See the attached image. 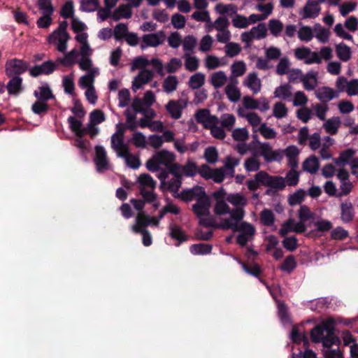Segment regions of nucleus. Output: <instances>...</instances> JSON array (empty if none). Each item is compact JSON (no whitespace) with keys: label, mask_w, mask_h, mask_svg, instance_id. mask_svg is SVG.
Wrapping results in <instances>:
<instances>
[{"label":"nucleus","mask_w":358,"mask_h":358,"mask_svg":"<svg viewBox=\"0 0 358 358\" xmlns=\"http://www.w3.org/2000/svg\"><path fill=\"white\" fill-rule=\"evenodd\" d=\"M173 196L185 202L196 200L192 205V210L199 220L201 217L210 215V199L203 187L195 185L192 188L182 189L180 194Z\"/></svg>","instance_id":"1"},{"label":"nucleus","mask_w":358,"mask_h":358,"mask_svg":"<svg viewBox=\"0 0 358 358\" xmlns=\"http://www.w3.org/2000/svg\"><path fill=\"white\" fill-rule=\"evenodd\" d=\"M310 337L313 343H322L326 348L340 343L338 337L335 335V322L331 318L316 325L310 331Z\"/></svg>","instance_id":"2"},{"label":"nucleus","mask_w":358,"mask_h":358,"mask_svg":"<svg viewBox=\"0 0 358 358\" xmlns=\"http://www.w3.org/2000/svg\"><path fill=\"white\" fill-rule=\"evenodd\" d=\"M199 224L205 227H211L214 229H221L222 230L232 229L234 231L245 230L250 235H254L255 233V227L250 223L242 222L238 224V222L234 221L230 218L224 219L222 223H217L215 219L210 214L208 216L201 217Z\"/></svg>","instance_id":"3"},{"label":"nucleus","mask_w":358,"mask_h":358,"mask_svg":"<svg viewBox=\"0 0 358 358\" xmlns=\"http://www.w3.org/2000/svg\"><path fill=\"white\" fill-rule=\"evenodd\" d=\"M259 180L262 185L269 187L266 190V195H271L277 191L283 190L286 187V182L283 177L280 176H271L267 172L263 171V173L259 175Z\"/></svg>","instance_id":"4"},{"label":"nucleus","mask_w":358,"mask_h":358,"mask_svg":"<svg viewBox=\"0 0 358 358\" xmlns=\"http://www.w3.org/2000/svg\"><path fill=\"white\" fill-rule=\"evenodd\" d=\"M255 156H262L265 162L270 163L273 162H280L283 159L282 150H273L268 143L258 142V148H256Z\"/></svg>","instance_id":"5"},{"label":"nucleus","mask_w":358,"mask_h":358,"mask_svg":"<svg viewBox=\"0 0 358 358\" xmlns=\"http://www.w3.org/2000/svg\"><path fill=\"white\" fill-rule=\"evenodd\" d=\"M214 213L219 216L229 214L231 219L236 222L242 220L245 215V212L242 208H236L231 210L229 205L224 200L216 201L214 206Z\"/></svg>","instance_id":"6"},{"label":"nucleus","mask_w":358,"mask_h":358,"mask_svg":"<svg viewBox=\"0 0 358 358\" xmlns=\"http://www.w3.org/2000/svg\"><path fill=\"white\" fill-rule=\"evenodd\" d=\"M29 64L23 60L17 58L10 59L6 61L5 64V73L7 77L20 76L28 69Z\"/></svg>","instance_id":"7"},{"label":"nucleus","mask_w":358,"mask_h":358,"mask_svg":"<svg viewBox=\"0 0 358 358\" xmlns=\"http://www.w3.org/2000/svg\"><path fill=\"white\" fill-rule=\"evenodd\" d=\"M57 69V65L51 60L44 62L41 64L35 65L29 69V75L36 78L41 75L52 74Z\"/></svg>","instance_id":"8"},{"label":"nucleus","mask_w":358,"mask_h":358,"mask_svg":"<svg viewBox=\"0 0 358 358\" xmlns=\"http://www.w3.org/2000/svg\"><path fill=\"white\" fill-rule=\"evenodd\" d=\"M164 38L165 34L163 31L145 34L142 37L141 48L144 50L148 47H157L164 43Z\"/></svg>","instance_id":"9"},{"label":"nucleus","mask_w":358,"mask_h":358,"mask_svg":"<svg viewBox=\"0 0 358 358\" xmlns=\"http://www.w3.org/2000/svg\"><path fill=\"white\" fill-rule=\"evenodd\" d=\"M8 82L6 85V90L10 96H18L24 91L23 79L21 76L8 77Z\"/></svg>","instance_id":"10"},{"label":"nucleus","mask_w":358,"mask_h":358,"mask_svg":"<svg viewBox=\"0 0 358 358\" xmlns=\"http://www.w3.org/2000/svg\"><path fill=\"white\" fill-rule=\"evenodd\" d=\"M94 162L98 172H102L108 169L106 152L104 148L101 145L95 147Z\"/></svg>","instance_id":"11"},{"label":"nucleus","mask_w":358,"mask_h":358,"mask_svg":"<svg viewBox=\"0 0 358 358\" xmlns=\"http://www.w3.org/2000/svg\"><path fill=\"white\" fill-rule=\"evenodd\" d=\"M183 102L182 99L170 100L165 106L166 110L173 119L178 120L181 117L182 109L186 106L185 103L182 104Z\"/></svg>","instance_id":"12"},{"label":"nucleus","mask_w":358,"mask_h":358,"mask_svg":"<svg viewBox=\"0 0 358 358\" xmlns=\"http://www.w3.org/2000/svg\"><path fill=\"white\" fill-rule=\"evenodd\" d=\"M355 217V210L352 203L350 201H345L341 203V219L344 223H349Z\"/></svg>","instance_id":"13"},{"label":"nucleus","mask_w":358,"mask_h":358,"mask_svg":"<svg viewBox=\"0 0 358 358\" xmlns=\"http://www.w3.org/2000/svg\"><path fill=\"white\" fill-rule=\"evenodd\" d=\"M320 10L321 8L317 0H308L303 7V18H315L318 16Z\"/></svg>","instance_id":"14"},{"label":"nucleus","mask_w":358,"mask_h":358,"mask_svg":"<svg viewBox=\"0 0 358 358\" xmlns=\"http://www.w3.org/2000/svg\"><path fill=\"white\" fill-rule=\"evenodd\" d=\"M34 95L37 100L45 102L55 98V95L48 83H45L38 87V91H34Z\"/></svg>","instance_id":"15"},{"label":"nucleus","mask_w":358,"mask_h":358,"mask_svg":"<svg viewBox=\"0 0 358 358\" xmlns=\"http://www.w3.org/2000/svg\"><path fill=\"white\" fill-rule=\"evenodd\" d=\"M160 165H164L166 168L175 161V155L168 150H162L155 154Z\"/></svg>","instance_id":"16"},{"label":"nucleus","mask_w":358,"mask_h":358,"mask_svg":"<svg viewBox=\"0 0 358 358\" xmlns=\"http://www.w3.org/2000/svg\"><path fill=\"white\" fill-rule=\"evenodd\" d=\"M136 224L132 226V230L134 232H138L146 230L145 228L147 227L149 223V215L145 214L144 212L139 213L136 218Z\"/></svg>","instance_id":"17"},{"label":"nucleus","mask_w":358,"mask_h":358,"mask_svg":"<svg viewBox=\"0 0 358 358\" xmlns=\"http://www.w3.org/2000/svg\"><path fill=\"white\" fill-rule=\"evenodd\" d=\"M355 152V150L352 148L346 149L340 153L338 158H334L333 160L337 166H345L349 163Z\"/></svg>","instance_id":"18"},{"label":"nucleus","mask_w":358,"mask_h":358,"mask_svg":"<svg viewBox=\"0 0 358 358\" xmlns=\"http://www.w3.org/2000/svg\"><path fill=\"white\" fill-rule=\"evenodd\" d=\"M336 52L337 57L343 62L349 61L352 56L350 48L343 42L336 45Z\"/></svg>","instance_id":"19"},{"label":"nucleus","mask_w":358,"mask_h":358,"mask_svg":"<svg viewBox=\"0 0 358 358\" xmlns=\"http://www.w3.org/2000/svg\"><path fill=\"white\" fill-rule=\"evenodd\" d=\"M319 161L315 155H312L307 158L303 162V169L311 174L315 173L319 169Z\"/></svg>","instance_id":"20"},{"label":"nucleus","mask_w":358,"mask_h":358,"mask_svg":"<svg viewBox=\"0 0 358 358\" xmlns=\"http://www.w3.org/2000/svg\"><path fill=\"white\" fill-rule=\"evenodd\" d=\"M235 259L238 262L239 264L241 265L243 269L248 274L257 278L262 274V271L260 266L257 263H253L251 265V266H249L246 263L243 262L240 258L236 257Z\"/></svg>","instance_id":"21"},{"label":"nucleus","mask_w":358,"mask_h":358,"mask_svg":"<svg viewBox=\"0 0 358 358\" xmlns=\"http://www.w3.org/2000/svg\"><path fill=\"white\" fill-rule=\"evenodd\" d=\"M227 201L236 208H242L247 205L248 199L240 193L230 194L227 196Z\"/></svg>","instance_id":"22"},{"label":"nucleus","mask_w":358,"mask_h":358,"mask_svg":"<svg viewBox=\"0 0 358 358\" xmlns=\"http://www.w3.org/2000/svg\"><path fill=\"white\" fill-rule=\"evenodd\" d=\"M213 245L207 243L193 244L190 247V252L195 255H204L211 253Z\"/></svg>","instance_id":"23"},{"label":"nucleus","mask_w":358,"mask_h":358,"mask_svg":"<svg viewBox=\"0 0 358 358\" xmlns=\"http://www.w3.org/2000/svg\"><path fill=\"white\" fill-rule=\"evenodd\" d=\"M170 236L172 238L178 241L177 245H179L182 242L187 240V236L182 230L181 227L176 224H171L170 226Z\"/></svg>","instance_id":"24"},{"label":"nucleus","mask_w":358,"mask_h":358,"mask_svg":"<svg viewBox=\"0 0 358 358\" xmlns=\"http://www.w3.org/2000/svg\"><path fill=\"white\" fill-rule=\"evenodd\" d=\"M341 124V120L339 117H332L328 119L325 123L324 124V128L327 133L330 135H335L338 132V129L339 128Z\"/></svg>","instance_id":"25"},{"label":"nucleus","mask_w":358,"mask_h":358,"mask_svg":"<svg viewBox=\"0 0 358 358\" xmlns=\"http://www.w3.org/2000/svg\"><path fill=\"white\" fill-rule=\"evenodd\" d=\"M317 73L313 71H309L306 75L302 76L301 82L303 84V87L307 90H313L316 85Z\"/></svg>","instance_id":"26"},{"label":"nucleus","mask_w":358,"mask_h":358,"mask_svg":"<svg viewBox=\"0 0 358 358\" xmlns=\"http://www.w3.org/2000/svg\"><path fill=\"white\" fill-rule=\"evenodd\" d=\"M313 224L316 227L315 230L310 231L308 236L315 235L316 231L320 232H327L331 229L333 224L332 223L327 220L320 219L313 223Z\"/></svg>","instance_id":"27"},{"label":"nucleus","mask_w":358,"mask_h":358,"mask_svg":"<svg viewBox=\"0 0 358 358\" xmlns=\"http://www.w3.org/2000/svg\"><path fill=\"white\" fill-rule=\"evenodd\" d=\"M335 92L329 87H323L316 92V96L322 102H327L335 97Z\"/></svg>","instance_id":"28"},{"label":"nucleus","mask_w":358,"mask_h":358,"mask_svg":"<svg viewBox=\"0 0 358 358\" xmlns=\"http://www.w3.org/2000/svg\"><path fill=\"white\" fill-rule=\"evenodd\" d=\"M68 122L69 123V127L71 130L76 134L77 137H83V128L81 121L78 120L73 116H70L68 118Z\"/></svg>","instance_id":"29"},{"label":"nucleus","mask_w":358,"mask_h":358,"mask_svg":"<svg viewBox=\"0 0 358 358\" xmlns=\"http://www.w3.org/2000/svg\"><path fill=\"white\" fill-rule=\"evenodd\" d=\"M306 195V191L303 189L296 190L294 193L289 194L288 196V203L291 206L301 203Z\"/></svg>","instance_id":"30"},{"label":"nucleus","mask_w":358,"mask_h":358,"mask_svg":"<svg viewBox=\"0 0 358 358\" xmlns=\"http://www.w3.org/2000/svg\"><path fill=\"white\" fill-rule=\"evenodd\" d=\"M205 83V75L201 73H196L189 80V87L192 90H197Z\"/></svg>","instance_id":"31"},{"label":"nucleus","mask_w":358,"mask_h":358,"mask_svg":"<svg viewBox=\"0 0 358 358\" xmlns=\"http://www.w3.org/2000/svg\"><path fill=\"white\" fill-rule=\"evenodd\" d=\"M248 83L246 85L254 94H257L261 90V82L255 73H250L248 76Z\"/></svg>","instance_id":"32"},{"label":"nucleus","mask_w":358,"mask_h":358,"mask_svg":"<svg viewBox=\"0 0 358 358\" xmlns=\"http://www.w3.org/2000/svg\"><path fill=\"white\" fill-rule=\"evenodd\" d=\"M182 182V177H174L171 178L170 180H168L165 182L164 185V188H166L167 190L177 194L179 189L180 188Z\"/></svg>","instance_id":"33"},{"label":"nucleus","mask_w":358,"mask_h":358,"mask_svg":"<svg viewBox=\"0 0 358 358\" xmlns=\"http://www.w3.org/2000/svg\"><path fill=\"white\" fill-rule=\"evenodd\" d=\"M227 80V78L225 73L220 71L212 75L210 83L215 89H218L225 84Z\"/></svg>","instance_id":"34"},{"label":"nucleus","mask_w":358,"mask_h":358,"mask_svg":"<svg viewBox=\"0 0 358 358\" xmlns=\"http://www.w3.org/2000/svg\"><path fill=\"white\" fill-rule=\"evenodd\" d=\"M275 97L287 99L292 96V86L289 84L281 85L274 92Z\"/></svg>","instance_id":"35"},{"label":"nucleus","mask_w":358,"mask_h":358,"mask_svg":"<svg viewBox=\"0 0 358 358\" xmlns=\"http://www.w3.org/2000/svg\"><path fill=\"white\" fill-rule=\"evenodd\" d=\"M139 194L141 195L142 200L145 201V203H152L156 201L157 197L154 189H152V190L149 191L144 187H139Z\"/></svg>","instance_id":"36"},{"label":"nucleus","mask_w":358,"mask_h":358,"mask_svg":"<svg viewBox=\"0 0 358 358\" xmlns=\"http://www.w3.org/2000/svg\"><path fill=\"white\" fill-rule=\"evenodd\" d=\"M178 81L176 76H169L163 83L164 90L166 93L175 91L177 88Z\"/></svg>","instance_id":"37"},{"label":"nucleus","mask_w":358,"mask_h":358,"mask_svg":"<svg viewBox=\"0 0 358 358\" xmlns=\"http://www.w3.org/2000/svg\"><path fill=\"white\" fill-rule=\"evenodd\" d=\"M48 110L49 105L45 101L37 100L31 106L33 113L41 116L46 114Z\"/></svg>","instance_id":"38"},{"label":"nucleus","mask_w":358,"mask_h":358,"mask_svg":"<svg viewBox=\"0 0 358 358\" xmlns=\"http://www.w3.org/2000/svg\"><path fill=\"white\" fill-rule=\"evenodd\" d=\"M260 220L264 226L270 227L275 222L274 214L269 209H264L260 213Z\"/></svg>","instance_id":"39"},{"label":"nucleus","mask_w":358,"mask_h":358,"mask_svg":"<svg viewBox=\"0 0 358 358\" xmlns=\"http://www.w3.org/2000/svg\"><path fill=\"white\" fill-rule=\"evenodd\" d=\"M225 93L227 98L232 102L238 101L241 96L240 91L233 84H229L226 86Z\"/></svg>","instance_id":"40"},{"label":"nucleus","mask_w":358,"mask_h":358,"mask_svg":"<svg viewBox=\"0 0 358 358\" xmlns=\"http://www.w3.org/2000/svg\"><path fill=\"white\" fill-rule=\"evenodd\" d=\"M298 216L301 221L307 222L308 220H313L315 214L307 206L301 205L298 211Z\"/></svg>","instance_id":"41"},{"label":"nucleus","mask_w":358,"mask_h":358,"mask_svg":"<svg viewBox=\"0 0 358 358\" xmlns=\"http://www.w3.org/2000/svg\"><path fill=\"white\" fill-rule=\"evenodd\" d=\"M182 174L187 177H193L198 172V167L195 162L188 160L186 164L182 166Z\"/></svg>","instance_id":"42"},{"label":"nucleus","mask_w":358,"mask_h":358,"mask_svg":"<svg viewBox=\"0 0 358 358\" xmlns=\"http://www.w3.org/2000/svg\"><path fill=\"white\" fill-rule=\"evenodd\" d=\"M99 7V0H82L80 3V9L85 12H94Z\"/></svg>","instance_id":"43"},{"label":"nucleus","mask_w":358,"mask_h":358,"mask_svg":"<svg viewBox=\"0 0 358 358\" xmlns=\"http://www.w3.org/2000/svg\"><path fill=\"white\" fill-rule=\"evenodd\" d=\"M138 181L140 184L139 187H150L154 189L156 187V182L148 173H143L138 177Z\"/></svg>","instance_id":"44"},{"label":"nucleus","mask_w":358,"mask_h":358,"mask_svg":"<svg viewBox=\"0 0 358 358\" xmlns=\"http://www.w3.org/2000/svg\"><path fill=\"white\" fill-rule=\"evenodd\" d=\"M315 30L317 31L315 37L323 43L328 42L330 32L329 30L322 27L320 24L315 25Z\"/></svg>","instance_id":"45"},{"label":"nucleus","mask_w":358,"mask_h":358,"mask_svg":"<svg viewBox=\"0 0 358 358\" xmlns=\"http://www.w3.org/2000/svg\"><path fill=\"white\" fill-rule=\"evenodd\" d=\"M296 267V262L293 255L287 256L281 264L280 268L287 273H291Z\"/></svg>","instance_id":"46"},{"label":"nucleus","mask_w":358,"mask_h":358,"mask_svg":"<svg viewBox=\"0 0 358 358\" xmlns=\"http://www.w3.org/2000/svg\"><path fill=\"white\" fill-rule=\"evenodd\" d=\"M268 29L272 35L278 36L283 29V24L280 20L272 19L268 22Z\"/></svg>","instance_id":"47"},{"label":"nucleus","mask_w":358,"mask_h":358,"mask_svg":"<svg viewBox=\"0 0 358 358\" xmlns=\"http://www.w3.org/2000/svg\"><path fill=\"white\" fill-rule=\"evenodd\" d=\"M106 120V116L104 113L99 109L94 110L92 112L90 113V123L93 124H98Z\"/></svg>","instance_id":"48"},{"label":"nucleus","mask_w":358,"mask_h":358,"mask_svg":"<svg viewBox=\"0 0 358 358\" xmlns=\"http://www.w3.org/2000/svg\"><path fill=\"white\" fill-rule=\"evenodd\" d=\"M236 122V117L232 114H224L221 116L220 122L227 130L231 131Z\"/></svg>","instance_id":"49"},{"label":"nucleus","mask_w":358,"mask_h":358,"mask_svg":"<svg viewBox=\"0 0 358 358\" xmlns=\"http://www.w3.org/2000/svg\"><path fill=\"white\" fill-rule=\"evenodd\" d=\"M131 95L128 89H122L118 93L119 107L124 108L128 106Z\"/></svg>","instance_id":"50"},{"label":"nucleus","mask_w":358,"mask_h":358,"mask_svg":"<svg viewBox=\"0 0 358 358\" xmlns=\"http://www.w3.org/2000/svg\"><path fill=\"white\" fill-rule=\"evenodd\" d=\"M289 186H296L299 181V173L296 170H289L287 171L285 178H284Z\"/></svg>","instance_id":"51"},{"label":"nucleus","mask_w":358,"mask_h":358,"mask_svg":"<svg viewBox=\"0 0 358 358\" xmlns=\"http://www.w3.org/2000/svg\"><path fill=\"white\" fill-rule=\"evenodd\" d=\"M298 36L302 41L308 42L313 38L312 29L310 27L303 26L298 31Z\"/></svg>","instance_id":"52"},{"label":"nucleus","mask_w":358,"mask_h":358,"mask_svg":"<svg viewBox=\"0 0 358 358\" xmlns=\"http://www.w3.org/2000/svg\"><path fill=\"white\" fill-rule=\"evenodd\" d=\"M235 15V17L232 19V24L234 27L239 29H245L249 25L248 20L246 17L237 14Z\"/></svg>","instance_id":"53"},{"label":"nucleus","mask_w":358,"mask_h":358,"mask_svg":"<svg viewBox=\"0 0 358 358\" xmlns=\"http://www.w3.org/2000/svg\"><path fill=\"white\" fill-rule=\"evenodd\" d=\"M231 69L234 76H241L245 73L246 71L245 64L243 61L236 62L231 65Z\"/></svg>","instance_id":"54"},{"label":"nucleus","mask_w":358,"mask_h":358,"mask_svg":"<svg viewBox=\"0 0 358 358\" xmlns=\"http://www.w3.org/2000/svg\"><path fill=\"white\" fill-rule=\"evenodd\" d=\"M127 32V25L124 23H119L114 28V37L117 41H120L124 38Z\"/></svg>","instance_id":"55"},{"label":"nucleus","mask_w":358,"mask_h":358,"mask_svg":"<svg viewBox=\"0 0 358 358\" xmlns=\"http://www.w3.org/2000/svg\"><path fill=\"white\" fill-rule=\"evenodd\" d=\"M291 339L292 341L295 343L299 344L301 341L303 342V345H306L308 344V338L302 335L299 329L294 327L292 328V332H291Z\"/></svg>","instance_id":"56"},{"label":"nucleus","mask_w":358,"mask_h":358,"mask_svg":"<svg viewBox=\"0 0 358 358\" xmlns=\"http://www.w3.org/2000/svg\"><path fill=\"white\" fill-rule=\"evenodd\" d=\"M204 157L210 164H214L217 161L218 153L215 147H208L205 150Z\"/></svg>","instance_id":"57"},{"label":"nucleus","mask_w":358,"mask_h":358,"mask_svg":"<svg viewBox=\"0 0 358 358\" xmlns=\"http://www.w3.org/2000/svg\"><path fill=\"white\" fill-rule=\"evenodd\" d=\"M226 55L229 57L238 55L241 51V47L236 43H228L226 45Z\"/></svg>","instance_id":"58"},{"label":"nucleus","mask_w":358,"mask_h":358,"mask_svg":"<svg viewBox=\"0 0 358 358\" xmlns=\"http://www.w3.org/2000/svg\"><path fill=\"white\" fill-rule=\"evenodd\" d=\"M94 80V75L93 72H90L87 75L83 76L79 79V85L82 88H90L93 87L92 83Z\"/></svg>","instance_id":"59"},{"label":"nucleus","mask_w":358,"mask_h":358,"mask_svg":"<svg viewBox=\"0 0 358 358\" xmlns=\"http://www.w3.org/2000/svg\"><path fill=\"white\" fill-rule=\"evenodd\" d=\"M282 245L288 251L294 252L298 247V239L294 236L287 237L282 241Z\"/></svg>","instance_id":"60"},{"label":"nucleus","mask_w":358,"mask_h":358,"mask_svg":"<svg viewBox=\"0 0 358 358\" xmlns=\"http://www.w3.org/2000/svg\"><path fill=\"white\" fill-rule=\"evenodd\" d=\"M171 24L176 29H182L185 26L186 19L182 15L175 13L171 17Z\"/></svg>","instance_id":"61"},{"label":"nucleus","mask_w":358,"mask_h":358,"mask_svg":"<svg viewBox=\"0 0 358 358\" xmlns=\"http://www.w3.org/2000/svg\"><path fill=\"white\" fill-rule=\"evenodd\" d=\"M77 56V50L74 48L65 55L64 57L61 60V64L65 66H71L75 64V58Z\"/></svg>","instance_id":"62"},{"label":"nucleus","mask_w":358,"mask_h":358,"mask_svg":"<svg viewBox=\"0 0 358 358\" xmlns=\"http://www.w3.org/2000/svg\"><path fill=\"white\" fill-rule=\"evenodd\" d=\"M287 114V108L285 105L282 102H278L274 105L273 107V115L280 119L285 117Z\"/></svg>","instance_id":"63"},{"label":"nucleus","mask_w":358,"mask_h":358,"mask_svg":"<svg viewBox=\"0 0 358 358\" xmlns=\"http://www.w3.org/2000/svg\"><path fill=\"white\" fill-rule=\"evenodd\" d=\"M256 39L264 38L267 35V29L264 23H259L252 29Z\"/></svg>","instance_id":"64"}]
</instances>
